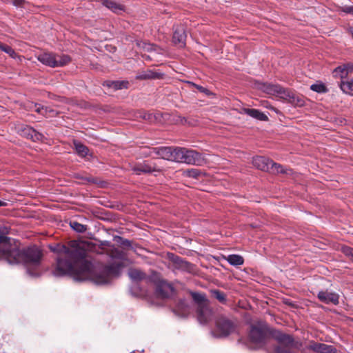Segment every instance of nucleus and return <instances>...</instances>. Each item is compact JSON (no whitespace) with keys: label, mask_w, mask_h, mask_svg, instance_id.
<instances>
[{"label":"nucleus","mask_w":353,"mask_h":353,"mask_svg":"<svg viewBox=\"0 0 353 353\" xmlns=\"http://www.w3.org/2000/svg\"><path fill=\"white\" fill-rule=\"evenodd\" d=\"M91 248L90 243L83 241L73 240L68 245L57 244L50 247L57 254L53 274L56 276H72L74 280H90L97 285L109 283L119 275L126 259L123 251L112 248L109 253V265L92 263L87 258V252Z\"/></svg>","instance_id":"f257e3e1"},{"label":"nucleus","mask_w":353,"mask_h":353,"mask_svg":"<svg viewBox=\"0 0 353 353\" xmlns=\"http://www.w3.org/2000/svg\"><path fill=\"white\" fill-rule=\"evenodd\" d=\"M9 228L0 223V260L5 259L10 264H23L27 272L32 276L39 275L41 252L37 248L19 250L17 242L6 236Z\"/></svg>","instance_id":"f03ea898"},{"label":"nucleus","mask_w":353,"mask_h":353,"mask_svg":"<svg viewBox=\"0 0 353 353\" xmlns=\"http://www.w3.org/2000/svg\"><path fill=\"white\" fill-rule=\"evenodd\" d=\"M236 329V323L225 316H219L216 319V328L212 332L216 338L226 337L234 333Z\"/></svg>","instance_id":"7ed1b4c3"},{"label":"nucleus","mask_w":353,"mask_h":353,"mask_svg":"<svg viewBox=\"0 0 353 353\" xmlns=\"http://www.w3.org/2000/svg\"><path fill=\"white\" fill-rule=\"evenodd\" d=\"M203 161L201 154L195 150L184 148H176L175 162L201 165Z\"/></svg>","instance_id":"20e7f679"},{"label":"nucleus","mask_w":353,"mask_h":353,"mask_svg":"<svg viewBox=\"0 0 353 353\" xmlns=\"http://www.w3.org/2000/svg\"><path fill=\"white\" fill-rule=\"evenodd\" d=\"M37 59L43 64L51 68L63 67L70 61V58L68 55L50 52H43L39 54Z\"/></svg>","instance_id":"39448f33"},{"label":"nucleus","mask_w":353,"mask_h":353,"mask_svg":"<svg viewBox=\"0 0 353 353\" xmlns=\"http://www.w3.org/2000/svg\"><path fill=\"white\" fill-rule=\"evenodd\" d=\"M252 163L256 168L273 173H284L285 171L283 167L274 163L272 160L264 157H256L253 158Z\"/></svg>","instance_id":"423d86ee"},{"label":"nucleus","mask_w":353,"mask_h":353,"mask_svg":"<svg viewBox=\"0 0 353 353\" xmlns=\"http://www.w3.org/2000/svg\"><path fill=\"white\" fill-rule=\"evenodd\" d=\"M268 332L266 323L263 321L258 322L251 326L249 334L250 339L253 343L261 345L265 341Z\"/></svg>","instance_id":"0eeeda50"},{"label":"nucleus","mask_w":353,"mask_h":353,"mask_svg":"<svg viewBox=\"0 0 353 353\" xmlns=\"http://www.w3.org/2000/svg\"><path fill=\"white\" fill-rule=\"evenodd\" d=\"M274 338L279 343L271 353H290L293 345V339L291 336L276 331L273 334Z\"/></svg>","instance_id":"6e6552de"},{"label":"nucleus","mask_w":353,"mask_h":353,"mask_svg":"<svg viewBox=\"0 0 353 353\" xmlns=\"http://www.w3.org/2000/svg\"><path fill=\"white\" fill-rule=\"evenodd\" d=\"M176 148L158 147L150 150L149 155L152 158H161L163 159L174 161Z\"/></svg>","instance_id":"1a4fd4ad"},{"label":"nucleus","mask_w":353,"mask_h":353,"mask_svg":"<svg viewBox=\"0 0 353 353\" xmlns=\"http://www.w3.org/2000/svg\"><path fill=\"white\" fill-rule=\"evenodd\" d=\"M212 312L209 304L202 303L197 306V319L200 323L205 324L212 319Z\"/></svg>","instance_id":"9d476101"},{"label":"nucleus","mask_w":353,"mask_h":353,"mask_svg":"<svg viewBox=\"0 0 353 353\" xmlns=\"http://www.w3.org/2000/svg\"><path fill=\"white\" fill-rule=\"evenodd\" d=\"M132 170L137 174H141L142 173H151L153 172H160L161 170L154 165H152L146 161L134 165Z\"/></svg>","instance_id":"9b49d317"},{"label":"nucleus","mask_w":353,"mask_h":353,"mask_svg":"<svg viewBox=\"0 0 353 353\" xmlns=\"http://www.w3.org/2000/svg\"><path fill=\"white\" fill-rule=\"evenodd\" d=\"M269 91L272 92L276 94L280 97L287 99L292 103H294L295 101V96L294 94L285 88L277 85H271L269 87Z\"/></svg>","instance_id":"f8f14e48"},{"label":"nucleus","mask_w":353,"mask_h":353,"mask_svg":"<svg viewBox=\"0 0 353 353\" xmlns=\"http://www.w3.org/2000/svg\"><path fill=\"white\" fill-rule=\"evenodd\" d=\"M186 34L183 26H176L174 29L172 41L180 48L184 47L185 45Z\"/></svg>","instance_id":"ddd939ff"},{"label":"nucleus","mask_w":353,"mask_h":353,"mask_svg":"<svg viewBox=\"0 0 353 353\" xmlns=\"http://www.w3.org/2000/svg\"><path fill=\"white\" fill-rule=\"evenodd\" d=\"M173 292L174 288L172 285L164 281L159 282L156 289L157 296L161 298H167L171 296Z\"/></svg>","instance_id":"4468645a"},{"label":"nucleus","mask_w":353,"mask_h":353,"mask_svg":"<svg viewBox=\"0 0 353 353\" xmlns=\"http://www.w3.org/2000/svg\"><path fill=\"white\" fill-rule=\"evenodd\" d=\"M319 300L326 304L337 305L339 303V295L335 292L321 291L318 293Z\"/></svg>","instance_id":"2eb2a0df"},{"label":"nucleus","mask_w":353,"mask_h":353,"mask_svg":"<svg viewBox=\"0 0 353 353\" xmlns=\"http://www.w3.org/2000/svg\"><path fill=\"white\" fill-rule=\"evenodd\" d=\"M353 71V64H345L335 68L333 71V76L336 78L343 79L346 78L349 73Z\"/></svg>","instance_id":"dca6fc26"},{"label":"nucleus","mask_w":353,"mask_h":353,"mask_svg":"<svg viewBox=\"0 0 353 353\" xmlns=\"http://www.w3.org/2000/svg\"><path fill=\"white\" fill-rule=\"evenodd\" d=\"M22 134L32 141L42 140L43 135L30 126H26L22 130Z\"/></svg>","instance_id":"f3484780"},{"label":"nucleus","mask_w":353,"mask_h":353,"mask_svg":"<svg viewBox=\"0 0 353 353\" xmlns=\"http://www.w3.org/2000/svg\"><path fill=\"white\" fill-rule=\"evenodd\" d=\"M174 312L180 317H185L190 312V309L185 301H180L176 308L174 310Z\"/></svg>","instance_id":"a211bd4d"},{"label":"nucleus","mask_w":353,"mask_h":353,"mask_svg":"<svg viewBox=\"0 0 353 353\" xmlns=\"http://www.w3.org/2000/svg\"><path fill=\"white\" fill-rule=\"evenodd\" d=\"M243 112L259 121H267L268 119V117L264 113L256 109L244 108Z\"/></svg>","instance_id":"6ab92c4d"},{"label":"nucleus","mask_w":353,"mask_h":353,"mask_svg":"<svg viewBox=\"0 0 353 353\" xmlns=\"http://www.w3.org/2000/svg\"><path fill=\"white\" fill-rule=\"evenodd\" d=\"M310 347L318 353H332L334 350V348L331 345L317 343H314L311 345Z\"/></svg>","instance_id":"aec40b11"},{"label":"nucleus","mask_w":353,"mask_h":353,"mask_svg":"<svg viewBox=\"0 0 353 353\" xmlns=\"http://www.w3.org/2000/svg\"><path fill=\"white\" fill-rule=\"evenodd\" d=\"M102 5L114 12L119 13L123 10V6L112 0H101Z\"/></svg>","instance_id":"412c9836"},{"label":"nucleus","mask_w":353,"mask_h":353,"mask_svg":"<svg viewBox=\"0 0 353 353\" xmlns=\"http://www.w3.org/2000/svg\"><path fill=\"white\" fill-rule=\"evenodd\" d=\"M128 84L129 83L127 81H108L104 83L105 85L115 90L127 88Z\"/></svg>","instance_id":"4be33fe9"},{"label":"nucleus","mask_w":353,"mask_h":353,"mask_svg":"<svg viewBox=\"0 0 353 353\" xmlns=\"http://www.w3.org/2000/svg\"><path fill=\"white\" fill-rule=\"evenodd\" d=\"M340 88L344 93L353 96V80H342Z\"/></svg>","instance_id":"5701e85b"},{"label":"nucleus","mask_w":353,"mask_h":353,"mask_svg":"<svg viewBox=\"0 0 353 353\" xmlns=\"http://www.w3.org/2000/svg\"><path fill=\"white\" fill-rule=\"evenodd\" d=\"M225 260L232 265L238 266L243 263V258L239 254H230L225 257Z\"/></svg>","instance_id":"b1692460"},{"label":"nucleus","mask_w":353,"mask_h":353,"mask_svg":"<svg viewBox=\"0 0 353 353\" xmlns=\"http://www.w3.org/2000/svg\"><path fill=\"white\" fill-rule=\"evenodd\" d=\"M128 276L134 281H141L145 277V273L138 269H130Z\"/></svg>","instance_id":"393cba45"},{"label":"nucleus","mask_w":353,"mask_h":353,"mask_svg":"<svg viewBox=\"0 0 353 353\" xmlns=\"http://www.w3.org/2000/svg\"><path fill=\"white\" fill-rule=\"evenodd\" d=\"M160 74L157 72H155L152 70H146L141 72L138 76L137 79H159Z\"/></svg>","instance_id":"a878e982"},{"label":"nucleus","mask_w":353,"mask_h":353,"mask_svg":"<svg viewBox=\"0 0 353 353\" xmlns=\"http://www.w3.org/2000/svg\"><path fill=\"white\" fill-rule=\"evenodd\" d=\"M137 44L140 48H142L145 51L152 52H159L160 50V49L157 46H154L150 43H147L145 41H138Z\"/></svg>","instance_id":"bb28decb"},{"label":"nucleus","mask_w":353,"mask_h":353,"mask_svg":"<svg viewBox=\"0 0 353 353\" xmlns=\"http://www.w3.org/2000/svg\"><path fill=\"white\" fill-rule=\"evenodd\" d=\"M74 147L77 152L81 157H85L88 154V148L79 142H74Z\"/></svg>","instance_id":"cd10ccee"},{"label":"nucleus","mask_w":353,"mask_h":353,"mask_svg":"<svg viewBox=\"0 0 353 353\" xmlns=\"http://www.w3.org/2000/svg\"><path fill=\"white\" fill-rule=\"evenodd\" d=\"M70 225L74 231L79 233L84 232L87 230L85 225L79 223L77 221H70Z\"/></svg>","instance_id":"c85d7f7f"},{"label":"nucleus","mask_w":353,"mask_h":353,"mask_svg":"<svg viewBox=\"0 0 353 353\" xmlns=\"http://www.w3.org/2000/svg\"><path fill=\"white\" fill-rule=\"evenodd\" d=\"M192 298L196 302L197 306H200L203 303L209 304L208 301L205 299V296L201 294L193 293Z\"/></svg>","instance_id":"c756f323"},{"label":"nucleus","mask_w":353,"mask_h":353,"mask_svg":"<svg viewBox=\"0 0 353 353\" xmlns=\"http://www.w3.org/2000/svg\"><path fill=\"white\" fill-rule=\"evenodd\" d=\"M0 50L8 54L12 58H15L16 57L14 50L8 45L0 43Z\"/></svg>","instance_id":"7c9ffc66"},{"label":"nucleus","mask_w":353,"mask_h":353,"mask_svg":"<svg viewBox=\"0 0 353 353\" xmlns=\"http://www.w3.org/2000/svg\"><path fill=\"white\" fill-rule=\"evenodd\" d=\"M185 174L188 177L197 179L201 174V171L197 169H190L185 171Z\"/></svg>","instance_id":"2f4dec72"},{"label":"nucleus","mask_w":353,"mask_h":353,"mask_svg":"<svg viewBox=\"0 0 353 353\" xmlns=\"http://www.w3.org/2000/svg\"><path fill=\"white\" fill-rule=\"evenodd\" d=\"M310 89L319 93H323L327 91L325 86L322 83L312 84L310 86Z\"/></svg>","instance_id":"473e14b6"},{"label":"nucleus","mask_w":353,"mask_h":353,"mask_svg":"<svg viewBox=\"0 0 353 353\" xmlns=\"http://www.w3.org/2000/svg\"><path fill=\"white\" fill-rule=\"evenodd\" d=\"M212 294L221 303H223L225 301V295L223 292L217 290H214L212 291Z\"/></svg>","instance_id":"72a5a7b5"},{"label":"nucleus","mask_w":353,"mask_h":353,"mask_svg":"<svg viewBox=\"0 0 353 353\" xmlns=\"http://www.w3.org/2000/svg\"><path fill=\"white\" fill-rule=\"evenodd\" d=\"M32 109L37 112L44 116L46 115L48 112L47 108H44L39 104H34Z\"/></svg>","instance_id":"f704fd0d"},{"label":"nucleus","mask_w":353,"mask_h":353,"mask_svg":"<svg viewBox=\"0 0 353 353\" xmlns=\"http://www.w3.org/2000/svg\"><path fill=\"white\" fill-rule=\"evenodd\" d=\"M343 252L347 255L350 256L353 259V248L350 247H345L343 248Z\"/></svg>","instance_id":"c9c22d12"},{"label":"nucleus","mask_w":353,"mask_h":353,"mask_svg":"<svg viewBox=\"0 0 353 353\" xmlns=\"http://www.w3.org/2000/svg\"><path fill=\"white\" fill-rule=\"evenodd\" d=\"M25 3V0H13L12 4L16 7H21Z\"/></svg>","instance_id":"e433bc0d"},{"label":"nucleus","mask_w":353,"mask_h":353,"mask_svg":"<svg viewBox=\"0 0 353 353\" xmlns=\"http://www.w3.org/2000/svg\"><path fill=\"white\" fill-rule=\"evenodd\" d=\"M342 10L344 12L350 13L353 14V6H345L343 8Z\"/></svg>","instance_id":"4c0bfd02"},{"label":"nucleus","mask_w":353,"mask_h":353,"mask_svg":"<svg viewBox=\"0 0 353 353\" xmlns=\"http://www.w3.org/2000/svg\"><path fill=\"white\" fill-rule=\"evenodd\" d=\"M193 85L199 90H200L201 92H205L208 91V90L202 86H200V85H195L193 83Z\"/></svg>","instance_id":"58836bf2"},{"label":"nucleus","mask_w":353,"mask_h":353,"mask_svg":"<svg viewBox=\"0 0 353 353\" xmlns=\"http://www.w3.org/2000/svg\"><path fill=\"white\" fill-rule=\"evenodd\" d=\"M121 243L123 245L126 246V247H130L131 245L130 241L128 240H126V239L123 240Z\"/></svg>","instance_id":"ea45409f"},{"label":"nucleus","mask_w":353,"mask_h":353,"mask_svg":"<svg viewBox=\"0 0 353 353\" xmlns=\"http://www.w3.org/2000/svg\"><path fill=\"white\" fill-rule=\"evenodd\" d=\"M150 117L151 115L150 114H144V115L143 116V118L144 119H150Z\"/></svg>","instance_id":"a19ab883"},{"label":"nucleus","mask_w":353,"mask_h":353,"mask_svg":"<svg viewBox=\"0 0 353 353\" xmlns=\"http://www.w3.org/2000/svg\"><path fill=\"white\" fill-rule=\"evenodd\" d=\"M6 205H7V203L6 201L0 200V207L6 206Z\"/></svg>","instance_id":"79ce46f5"},{"label":"nucleus","mask_w":353,"mask_h":353,"mask_svg":"<svg viewBox=\"0 0 353 353\" xmlns=\"http://www.w3.org/2000/svg\"><path fill=\"white\" fill-rule=\"evenodd\" d=\"M296 99H297V104L299 105H303V101L299 99V97H296Z\"/></svg>","instance_id":"37998d69"},{"label":"nucleus","mask_w":353,"mask_h":353,"mask_svg":"<svg viewBox=\"0 0 353 353\" xmlns=\"http://www.w3.org/2000/svg\"><path fill=\"white\" fill-rule=\"evenodd\" d=\"M349 32L352 35V37L353 39V27H350V29H349Z\"/></svg>","instance_id":"c03bdc74"},{"label":"nucleus","mask_w":353,"mask_h":353,"mask_svg":"<svg viewBox=\"0 0 353 353\" xmlns=\"http://www.w3.org/2000/svg\"><path fill=\"white\" fill-rule=\"evenodd\" d=\"M102 245H109L110 243L108 241H104L101 243Z\"/></svg>","instance_id":"a18cd8bd"}]
</instances>
